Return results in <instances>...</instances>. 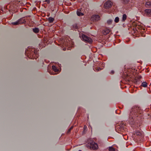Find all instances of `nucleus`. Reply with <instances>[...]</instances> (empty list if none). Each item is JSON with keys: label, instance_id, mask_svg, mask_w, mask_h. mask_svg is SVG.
I'll list each match as a JSON object with an SVG mask.
<instances>
[{"label": "nucleus", "instance_id": "nucleus-39", "mask_svg": "<svg viewBox=\"0 0 151 151\" xmlns=\"http://www.w3.org/2000/svg\"><path fill=\"white\" fill-rule=\"evenodd\" d=\"M78 151H82L81 150H78Z\"/></svg>", "mask_w": 151, "mask_h": 151}, {"label": "nucleus", "instance_id": "nucleus-14", "mask_svg": "<svg viewBox=\"0 0 151 151\" xmlns=\"http://www.w3.org/2000/svg\"><path fill=\"white\" fill-rule=\"evenodd\" d=\"M124 127L123 126H120V125H118L115 127V130L117 132L118 131L117 130V129H118V131H120L123 132V131H124Z\"/></svg>", "mask_w": 151, "mask_h": 151}, {"label": "nucleus", "instance_id": "nucleus-15", "mask_svg": "<svg viewBox=\"0 0 151 151\" xmlns=\"http://www.w3.org/2000/svg\"><path fill=\"white\" fill-rule=\"evenodd\" d=\"M77 14L78 16H81L84 15V14L82 13L81 10L80 9H77Z\"/></svg>", "mask_w": 151, "mask_h": 151}, {"label": "nucleus", "instance_id": "nucleus-36", "mask_svg": "<svg viewBox=\"0 0 151 151\" xmlns=\"http://www.w3.org/2000/svg\"><path fill=\"white\" fill-rule=\"evenodd\" d=\"M41 44H39V45H40V47L41 46H40Z\"/></svg>", "mask_w": 151, "mask_h": 151}, {"label": "nucleus", "instance_id": "nucleus-12", "mask_svg": "<svg viewBox=\"0 0 151 151\" xmlns=\"http://www.w3.org/2000/svg\"><path fill=\"white\" fill-rule=\"evenodd\" d=\"M144 15L145 16L151 17V9H147L145 10Z\"/></svg>", "mask_w": 151, "mask_h": 151}, {"label": "nucleus", "instance_id": "nucleus-8", "mask_svg": "<svg viewBox=\"0 0 151 151\" xmlns=\"http://www.w3.org/2000/svg\"><path fill=\"white\" fill-rule=\"evenodd\" d=\"M25 22L26 21L24 18H22L19 19L16 22H12V24L14 25H16L19 24H22L23 23H25Z\"/></svg>", "mask_w": 151, "mask_h": 151}, {"label": "nucleus", "instance_id": "nucleus-17", "mask_svg": "<svg viewBox=\"0 0 151 151\" xmlns=\"http://www.w3.org/2000/svg\"><path fill=\"white\" fill-rule=\"evenodd\" d=\"M127 15L125 14H124L122 15V22H124L126 20L127 18Z\"/></svg>", "mask_w": 151, "mask_h": 151}, {"label": "nucleus", "instance_id": "nucleus-27", "mask_svg": "<svg viewBox=\"0 0 151 151\" xmlns=\"http://www.w3.org/2000/svg\"><path fill=\"white\" fill-rule=\"evenodd\" d=\"M71 44L70 45H69V47H68V50H70V47H73V43L72 42H71Z\"/></svg>", "mask_w": 151, "mask_h": 151}, {"label": "nucleus", "instance_id": "nucleus-26", "mask_svg": "<svg viewBox=\"0 0 151 151\" xmlns=\"http://www.w3.org/2000/svg\"><path fill=\"white\" fill-rule=\"evenodd\" d=\"M112 20L109 19L107 21V23L109 24H111Z\"/></svg>", "mask_w": 151, "mask_h": 151}, {"label": "nucleus", "instance_id": "nucleus-19", "mask_svg": "<svg viewBox=\"0 0 151 151\" xmlns=\"http://www.w3.org/2000/svg\"><path fill=\"white\" fill-rule=\"evenodd\" d=\"M145 5L147 7H151V1L146 2Z\"/></svg>", "mask_w": 151, "mask_h": 151}, {"label": "nucleus", "instance_id": "nucleus-10", "mask_svg": "<svg viewBox=\"0 0 151 151\" xmlns=\"http://www.w3.org/2000/svg\"><path fill=\"white\" fill-rule=\"evenodd\" d=\"M113 4L112 2L110 1H108L104 4V6L105 9H109L112 6Z\"/></svg>", "mask_w": 151, "mask_h": 151}, {"label": "nucleus", "instance_id": "nucleus-37", "mask_svg": "<svg viewBox=\"0 0 151 151\" xmlns=\"http://www.w3.org/2000/svg\"><path fill=\"white\" fill-rule=\"evenodd\" d=\"M124 136H127V135H125Z\"/></svg>", "mask_w": 151, "mask_h": 151}, {"label": "nucleus", "instance_id": "nucleus-21", "mask_svg": "<svg viewBox=\"0 0 151 151\" xmlns=\"http://www.w3.org/2000/svg\"><path fill=\"white\" fill-rule=\"evenodd\" d=\"M54 20V19L51 17H50L48 18V21L49 23L52 22Z\"/></svg>", "mask_w": 151, "mask_h": 151}, {"label": "nucleus", "instance_id": "nucleus-28", "mask_svg": "<svg viewBox=\"0 0 151 151\" xmlns=\"http://www.w3.org/2000/svg\"><path fill=\"white\" fill-rule=\"evenodd\" d=\"M47 71H48L49 72V73L50 74H55V73H54V72H52V73L51 72H50V71L49 70V68H48V69H47Z\"/></svg>", "mask_w": 151, "mask_h": 151}, {"label": "nucleus", "instance_id": "nucleus-22", "mask_svg": "<svg viewBox=\"0 0 151 151\" xmlns=\"http://www.w3.org/2000/svg\"><path fill=\"white\" fill-rule=\"evenodd\" d=\"M33 30L34 32L36 33H38L39 31V29L37 28H35L33 29Z\"/></svg>", "mask_w": 151, "mask_h": 151}, {"label": "nucleus", "instance_id": "nucleus-40", "mask_svg": "<svg viewBox=\"0 0 151 151\" xmlns=\"http://www.w3.org/2000/svg\"><path fill=\"white\" fill-rule=\"evenodd\" d=\"M139 126H140V124H139Z\"/></svg>", "mask_w": 151, "mask_h": 151}, {"label": "nucleus", "instance_id": "nucleus-33", "mask_svg": "<svg viewBox=\"0 0 151 151\" xmlns=\"http://www.w3.org/2000/svg\"><path fill=\"white\" fill-rule=\"evenodd\" d=\"M73 126H72L70 127V128L69 129H70L71 130H72L73 129Z\"/></svg>", "mask_w": 151, "mask_h": 151}, {"label": "nucleus", "instance_id": "nucleus-20", "mask_svg": "<svg viewBox=\"0 0 151 151\" xmlns=\"http://www.w3.org/2000/svg\"><path fill=\"white\" fill-rule=\"evenodd\" d=\"M73 29H77L78 28V26L77 24H75L73 25Z\"/></svg>", "mask_w": 151, "mask_h": 151}, {"label": "nucleus", "instance_id": "nucleus-4", "mask_svg": "<svg viewBox=\"0 0 151 151\" xmlns=\"http://www.w3.org/2000/svg\"><path fill=\"white\" fill-rule=\"evenodd\" d=\"M134 134L135 135V137L137 141H142L144 137L143 132L141 129L136 130Z\"/></svg>", "mask_w": 151, "mask_h": 151}, {"label": "nucleus", "instance_id": "nucleus-16", "mask_svg": "<svg viewBox=\"0 0 151 151\" xmlns=\"http://www.w3.org/2000/svg\"><path fill=\"white\" fill-rule=\"evenodd\" d=\"M109 32V29L107 28L104 29L102 31L103 33L105 35H106L108 34Z\"/></svg>", "mask_w": 151, "mask_h": 151}, {"label": "nucleus", "instance_id": "nucleus-3", "mask_svg": "<svg viewBox=\"0 0 151 151\" xmlns=\"http://www.w3.org/2000/svg\"><path fill=\"white\" fill-rule=\"evenodd\" d=\"M25 55L30 59H36L39 57L38 51L35 48L29 46L26 49Z\"/></svg>", "mask_w": 151, "mask_h": 151}, {"label": "nucleus", "instance_id": "nucleus-23", "mask_svg": "<svg viewBox=\"0 0 151 151\" xmlns=\"http://www.w3.org/2000/svg\"><path fill=\"white\" fill-rule=\"evenodd\" d=\"M141 82L139 80H135V83L137 85H139Z\"/></svg>", "mask_w": 151, "mask_h": 151}, {"label": "nucleus", "instance_id": "nucleus-29", "mask_svg": "<svg viewBox=\"0 0 151 151\" xmlns=\"http://www.w3.org/2000/svg\"><path fill=\"white\" fill-rule=\"evenodd\" d=\"M64 45H65L66 47H67L68 46V42H64Z\"/></svg>", "mask_w": 151, "mask_h": 151}, {"label": "nucleus", "instance_id": "nucleus-24", "mask_svg": "<svg viewBox=\"0 0 151 151\" xmlns=\"http://www.w3.org/2000/svg\"><path fill=\"white\" fill-rule=\"evenodd\" d=\"M114 21L115 23H118L119 21V17H116L115 18Z\"/></svg>", "mask_w": 151, "mask_h": 151}, {"label": "nucleus", "instance_id": "nucleus-25", "mask_svg": "<svg viewBox=\"0 0 151 151\" xmlns=\"http://www.w3.org/2000/svg\"><path fill=\"white\" fill-rule=\"evenodd\" d=\"M109 151H115V149L112 147H109Z\"/></svg>", "mask_w": 151, "mask_h": 151}, {"label": "nucleus", "instance_id": "nucleus-41", "mask_svg": "<svg viewBox=\"0 0 151 151\" xmlns=\"http://www.w3.org/2000/svg\"><path fill=\"white\" fill-rule=\"evenodd\" d=\"M123 136H124V134H123Z\"/></svg>", "mask_w": 151, "mask_h": 151}, {"label": "nucleus", "instance_id": "nucleus-1", "mask_svg": "<svg viewBox=\"0 0 151 151\" xmlns=\"http://www.w3.org/2000/svg\"><path fill=\"white\" fill-rule=\"evenodd\" d=\"M143 111L140 107L138 106H133L131 109L129 114L128 122L132 126L135 125L139 122L141 121L143 115Z\"/></svg>", "mask_w": 151, "mask_h": 151}, {"label": "nucleus", "instance_id": "nucleus-35", "mask_svg": "<svg viewBox=\"0 0 151 151\" xmlns=\"http://www.w3.org/2000/svg\"><path fill=\"white\" fill-rule=\"evenodd\" d=\"M124 138L125 139V140H126L127 139L126 138H125L124 137Z\"/></svg>", "mask_w": 151, "mask_h": 151}, {"label": "nucleus", "instance_id": "nucleus-13", "mask_svg": "<svg viewBox=\"0 0 151 151\" xmlns=\"http://www.w3.org/2000/svg\"><path fill=\"white\" fill-rule=\"evenodd\" d=\"M57 65H58L59 67L60 68V67L61 65L59 64V63L57 64L56 63V65L55 66V65H53L52 66V68L53 71H54V72H58L59 71V70L58 68H57Z\"/></svg>", "mask_w": 151, "mask_h": 151}, {"label": "nucleus", "instance_id": "nucleus-9", "mask_svg": "<svg viewBox=\"0 0 151 151\" xmlns=\"http://www.w3.org/2000/svg\"><path fill=\"white\" fill-rule=\"evenodd\" d=\"M99 66H100L101 65V68L98 67V66H97V67L93 66V69L94 71H98L102 69L103 68H104L105 66V63H101L100 62L99 63Z\"/></svg>", "mask_w": 151, "mask_h": 151}, {"label": "nucleus", "instance_id": "nucleus-42", "mask_svg": "<svg viewBox=\"0 0 151 151\" xmlns=\"http://www.w3.org/2000/svg\"><path fill=\"white\" fill-rule=\"evenodd\" d=\"M150 151H151V150Z\"/></svg>", "mask_w": 151, "mask_h": 151}, {"label": "nucleus", "instance_id": "nucleus-32", "mask_svg": "<svg viewBox=\"0 0 151 151\" xmlns=\"http://www.w3.org/2000/svg\"><path fill=\"white\" fill-rule=\"evenodd\" d=\"M70 131H71V130L69 129L67 131V133L68 134H69L70 132Z\"/></svg>", "mask_w": 151, "mask_h": 151}, {"label": "nucleus", "instance_id": "nucleus-7", "mask_svg": "<svg viewBox=\"0 0 151 151\" xmlns=\"http://www.w3.org/2000/svg\"><path fill=\"white\" fill-rule=\"evenodd\" d=\"M121 1L122 3L124 5L128 4V7H127V9L130 8L134 6L135 3L134 1H132L129 3V0H121Z\"/></svg>", "mask_w": 151, "mask_h": 151}, {"label": "nucleus", "instance_id": "nucleus-2", "mask_svg": "<svg viewBox=\"0 0 151 151\" xmlns=\"http://www.w3.org/2000/svg\"><path fill=\"white\" fill-rule=\"evenodd\" d=\"M24 5V3L20 0H16L11 2L10 4L4 7V9L8 10L10 11H16L20 6H22Z\"/></svg>", "mask_w": 151, "mask_h": 151}, {"label": "nucleus", "instance_id": "nucleus-31", "mask_svg": "<svg viewBox=\"0 0 151 151\" xmlns=\"http://www.w3.org/2000/svg\"><path fill=\"white\" fill-rule=\"evenodd\" d=\"M114 73V71L113 70H112L111 72V73H110V74H113Z\"/></svg>", "mask_w": 151, "mask_h": 151}, {"label": "nucleus", "instance_id": "nucleus-11", "mask_svg": "<svg viewBox=\"0 0 151 151\" xmlns=\"http://www.w3.org/2000/svg\"><path fill=\"white\" fill-rule=\"evenodd\" d=\"M100 17L98 15H93L91 17V20L93 22H96L99 20Z\"/></svg>", "mask_w": 151, "mask_h": 151}, {"label": "nucleus", "instance_id": "nucleus-38", "mask_svg": "<svg viewBox=\"0 0 151 151\" xmlns=\"http://www.w3.org/2000/svg\"><path fill=\"white\" fill-rule=\"evenodd\" d=\"M118 132V133H121V132Z\"/></svg>", "mask_w": 151, "mask_h": 151}, {"label": "nucleus", "instance_id": "nucleus-34", "mask_svg": "<svg viewBox=\"0 0 151 151\" xmlns=\"http://www.w3.org/2000/svg\"><path fill=\"white\" fill-rule=\"evenodd\" d=\"M66 49V48L65 47H64L63 48V50H65Z\"/></svg>", "mask_w": 151, "mask_h": 151}, {"label": "nucleus", "instance_id": "nucleus-5", "mask_svg": "<svg viewBox=\"0 0 151 151\" xmlns=\"http://www.w3.org/2000/svg\"><path fill=\"white\" fill-rule=\"evenodd\" d=\"M80 36L81 40L86 43L91 44L92 42V40L91 38L84 34H82V35H80Z\"/></svg>", "mask_w": 151, "mask_h": 151}, {"label": "nucleus", "instance_id": "nucleus-18", "mask_svg": "<svg viewBox=\"0 0 151 151\" xmlns=\"http://www.w3.org/2000/svg\"><path fill=\"white\" fill-rule=\"evenodd\" d=\"M147 84L146 82H143L141 83V86L145 88L147 87Z\"/></svg>", "mask_w": 151, "mask_h": 151}, {"label": "nucleus", "instance_id": "nucleus-30", "mask_svg": "<svg viewBox=\"0 0 151 151\" xmlns=\"http://www.w3.org/2000/svg\"><path fill=\"white\" fill-rule=\"evenodd\" d=\"M45 1L48 4H49L50 3V0H45Z\"/></svg>", "mask_w": 151, "mask_h": 151}, {"label": "nucleus", "instance_id": "nucleus-6", "mask_svg": "<svg viewBox=\"0 0 151 151\" xmlns=\"http://www.w3.org/2000/svg\"><path fill=\"white\" fill-rule=\"evenodd\" d=\"M88 145L91 149L95 150L98 148V146L97 143L93 141H90L88 143Z\"/></svg>", "mask_w": 151, "mask_h": 151}]
</instances>
